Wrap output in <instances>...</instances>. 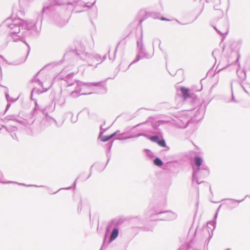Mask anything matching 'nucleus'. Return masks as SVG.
<instances>
[{
  "instance_id": "nucleus-1",
  "label": "nucleus",
  "mask_w": 250,
  "mask_h": 250,
  "mask_svg": "<svg viewBox=\"0 0 250 250\" xmlns=\"http://www.w3.org/2000/svg\"><path fill=\"white\" fill-rule=\"evenodd\" d=\"M180 90L184 100H186L188 97H189V90L188 89L184 87H181Z\"/></svg>"
},
{
  "instance_id": "nucleus-2",
  "label": "nucleus",
  "mask_w": 250,
  "mask_h": 250,
  "mask_svg": "<svg viewBox=\"0 0 250 250\" xmlns=\"http://www.w3.org/2000/svg\"><path fill=\"white\" fill-rule=\"evenodd\" d=\"M119 234L118 229L117 228H115L112 231V233L110 235L109 241L111 242L114 240L115 238H116Z\"/></svg>"
},
{
  "instance_id": "nucleus-3",
  "label": "nucleus",
  "mask_w": 250,
  "mask_h": 250,
  "mask_svg": "<svg viewBox=\"0 0 250 250\" xmlns=\"http://www.w3.org/2000/svg\"><path fill=\"white\" fill-rule=\"evenodd\" d=\"M117 132H118L117 131V132L112 134L111 135H109V136H103V137H101V140L103 142L107 141L108 140L110 139L111 138L114 137L117 133Z\"/></svg>"
},
{
  "instance_id": "nucleus-4",
  "label": "nucleus",
  "mask_w": 250,
  "mask_h": 250,
  "mask_svg": "<svg viewBox=\"0 0 250 250\" xmlns=\"http://www.w3.org/2000/svg\"><path fill=\"white\" fill-rule=\"evenodd\" d=\"M194 161L195 165L197 166L198 167H199L202 163V159L199 157H195L194 158Z\"/></svg>"
},
{
  "instance_id": "nucleus-5",
  "label": "nucleus",
  "mask_w": 250,
  "mask_h": 250,
  "mask_svg": "<svg viewBox=\"0 0 250 250\" xmlns=\"http://www.w3.org/2000/svg\"><path fill=\"white\" fill-rule=\"evenodd\" d=\"M154 163L158 166H161L163 165L162 161L159 158H156L154 161Z\"/></svg>"
},
{
  "instance_id": "nucleus-6",
  "label": "nucleus",
  "mask_w": 250,
  "mask_h": 250,
  "mask_svg": "<svg viewBox=\"0 0 250 250\" xmlns=\"http://www.w3.org/2000/svg\"><path fill=\"white\" fill-rule=\"evenodd\" d=\"M158 144L162 147H165L166 146L165 141L164 140H160L158 141Z\"/></svg>"
},
{
  "instance_id": "nucleus-7",
  "label": "nucleus",
  "mask_w": 250,
  "mask_h": 250,
  "mask_svg": "<svg viewBox=\"0 0 250 250\" xmlns=\"http://www.w3.org/2000/svg\"><path fill=\"white\" fill-rule=\"evenodd\" d=\"M159 139V137L157 136H153L150 138V140L152 141V142H157L158 143V141Z\"/></svg>"
},
{
  "instance_id": "nucleus-8",
  "label": "nucleus",
  "mask_w": 250,
  "mask_h": 250,
  "mask_svg": "<svg viewBox=\"0 0 250 250\" xmlns=\"http://www.w3.org/2000/svg\"><path fill=\"white\" fill-rule=\"evenodd\" d=\"M161 20L165 21V20H166V19L165 18H161Z\"/></svg>"
}]
</instances>
